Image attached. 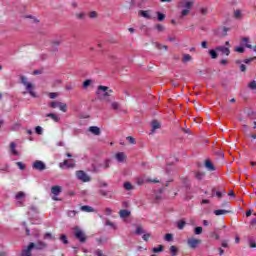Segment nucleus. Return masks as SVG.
Returning a JSON list of instances; mask_svg holds the SVG:
<instances>
[{
  "mask_svg": "<svg viewBox=\"0 0 256 256\" xmlns=\"http://www.w3.org/2000/svg\"><path fill=\"white\" fill-rule=\"evenodd\" d=\"M189 61H193V57L190 54H183L182 63H189Z\"/></svg>",
  "mask_w": 256,
  "mask_h": 256,
  "instance_id": "nucleus-23",
  "label": "nucleus"
},
{
  "mask_svg": "<svg viewBox=\"0 0 256 256\" xmlns=\"http://www.w3.org/2000/svg\"><path fill=\"white\" fill-rule=\"evenodd\" d=\"M105 225L108 226V227H111L114 230H117V224L111 222V220H106Z\"/></svg>",
  "mask_w": 256,
  "mask_h": 256,
  "instance_id": "nucleus-28",
  "label": "nucleus"
},
{
  "mask_svg": "<svg viewBox=\"0 0 256 256\" xmlns=\"http://www.w3.org/2000/svg\"><path fill=\"white\" fill-rule=\"evenodd\" d=\"M77 215V211L72 210L68 212V217H75Z\"/></svg>",
  "mask_w": 256,
  "mask_h": 256,
  "instance_id": "nucleus-57",
  "label": "nucleus"
},
{
  "mask_svg": "<svg viewBox=\"0 0 256 256\" xmlns=\"http://www.w3.org/2000/svg\"><path fill=\"white\" fill-rule=\"evenodd\" d=\"M16 165L21 171H25V164L23 162H17Z\"/></svg>",
  "mask_w": 256,
  "mask_h": 256,
  "instance_id": "nucleus-47",
  "label": "nucleus"
},
{
  "mask_svg": "<svg viewBox=\"0 0 256 256\" xmlns=\"http://www.w3.org/2000/svg\"><path fill=\"white\" fill-rule=\"evenodd\" d=\"M200 13H201V15H207V13H208L207 8H200Z\"/></svg>",
  "mask_w": 256,
  "mask_h": 256,
  "instance_id": "nucleus-59",
  "label": "nucleus"
},
{
  "mask_svg": "<svg viewBox=\"0 0 256 256\" xmlns=\"http://www.w3.org/2000/svg\"><path fill=\"white\" fill-rule=\"evenodd\" d=\"M50 99H57V97H59L58 93L52 92L49 94Z\"/></svg>",
  "mask_w": 256,
  "mask_h": 256,
  "instance_id": "nucleus-56",
  "label": "nucleus"
},
{
  "mask_svg": "<svg viewBox=\"0 0 256 256\" xmlns=\"http://www.w3.org/2000/svg\"><path fill=\"white\" fill-rule=\"evenodd\" d=\"M249 89L255 90L256 89V81L253 80L248 84Z\"/></svg>",
  "mask_w": 256,
  "mask_h": 256,
  "instance_id": "nucleus-43",
  "label": "nucleus"
},
{
  "mask_svg": "<svg viewBox=\"0 0 256 256\" xmlns=\"http://www.w3.org/2000/svg\"><path fill=\"white\" fill-rule=\"evenodd\" d=\"M138 15H140V17H144V19H155V16H153V11L151 10H140Z\"/></svg>",
  "mask_w": 256,
  "mask_h": 256,
  "instance_id": "nucleus-9",
  "label": "nucleus"
},
{
  "mask_svg": "<svg viewBox=\"0 0 256 256\" xmlns=\"http://www.w3.org/2000/svg\"><path fill=\"white\" fill-rule=\"evenodd\" d=\"M20 81L22 85H24L27 93H29V95H31L34 99L37 98V93H35V84L29 82L25 76H20Z\"/></svg>",
  "mask_w": 256,
  "mask_h": 256,
  "instance_id": "nucleus-2",
  "label": "nucleus"
},
{
  "mask_svg": "<svg viewBox=\"0 0 256 256\" xmlns=\"http://www.w3.org/2000/svg\"><path fill=\"white\" fill-rule=\"evenodd\" d=\"M76 177L83 183H89L91 181V176L87 175L83 170L76 171Z\"/></svg>",
  "mask_w": 256,
  "mask_h": 256,
  "instance_id": "nucleus-7",
  "label": "nucleus"
},
{
  "mask_svg": "<svg viewBox=\"0 0 256 256\" xmlns=\"http://www.w3.org/2000/svg\"><path fill=\"white\" fill-rule=\"evenodd\" d=\"M227 213H231V211L223 210V209H219V210L214 211V215H216V216L227 215Z\"/></svg>",
  "mask_w": 256,
  "mask_h": 256,
  "instance_id": "nucleus-24",
  "label": "nucleus"
},
{
  "mask_svg": "<svg viewBox=\"0 0 256 256\" xmlns=\"http://www.w3.org/2000/svg\"><path fill=\"white\" fill-rule=\"evenodd\" d=\"M164 239L165 241H173V234H166Z\"/></svg>",
  "mask_w": 256,
  "mask_h": 256,
  "instance_id": "nucleus-50",
  "label": "nucleus"
},
{
  "mask_svg": "<svg viewBox=\"0 0 256 256\" xmlns=\"http://www.w3.org/2000/svg\"><path fill=\"white\" fill-rule=\"evenodd\" d=\"M179 249L176 246H171L170 247V253L172 256H176L178 253Z\"/></svg>",
  "mask_w": 256,
  "mask_h": 256,
  "instance_id": "nucleus-31",
  "label": "nucleus"
},
{
  "mask_svg": "<svg viewBox=\"0 0 256 256\" xmlns=\"http://www.w3.org/2000/svg\"><path fill=\"white\" fill-rule=\"evenodd\" d=\"M49 107H51L52 109H60V111H62V113H67V104L60 102V101H52L49 104Z\"/></svg>",
  "mask_w": 256,
  "mask_h": 256,
  "instance_id": "nucleus-4",
  "label": "nucleus"
},
{
  "mask_svg": "<svg viewBox=\"0 0 256 256\" xmlns=\"http://www.w3.org/2000/svg\"><path fill=\"white\" fill-rule=\"evenodd\" d=\"M242 43H243L244 47H247L248 49H251V44H249V38L248 37L242 38Z\"/></svg>",
  "mask_w": 256,
  "mask_h": 256,
  "instance_id": "nucleus-27",
  "label": "nucleus"
},
{
  "mask_svg": "<svg viewBox=\"0 0 256 256\" xmlns=\"http://www.w3.org/2000/svg\"><path fill=\"white\" fill-rule=\"evenodd\" d=\"M126 139L130 143V145H135V138H133L132 136H128Z\"/></svg>",
  "mask_w": 256,
  "mask_h": 256,
  "instance_id": "nucleus-45",
  "label": "nucleus"
},
{
  "mask_svg": "<svg viewBox=\"0 0 256 256\" xmlns=\"http://www.w3.org/2000/svg\"><path fill=\"white\" fill-rule=\"evenodd\" d=\"M60 169H65V167H67V169H73V167H75V161L73 162H69V160H64L63 163L59 164Z\"/></svg>",
  "mask_w": 256,
  "mask_h": 256,
  "instance_id": "nucleus-11",
  "label": "nucleus"
},
{
  "mask_svg": "<svg viewBox=\"0 0 256 256\" xmlns=\"http://www.w3.org/2000/svg\"><path fill=\"white\" fill-rule=\"evenodd\" d=\"M153 253H161L163 251V245H159L157 248L152 249Z\"/></svg>",
  "mask_w": 256,
  "mask_h": 256,
  "instance_id": "nucleus-40",
  "label": "nucleus"
},
{
  "mask_svg": "<svg viewBox=\"0 0 256 256\" xmlns=\"http://www.w3.org/2000/svg\"><path fill=\"white\" fill-rule=\"evenodd\" d=\"M10 153L12 155H16L17 157H19V151H17V144H15V142H11L10 143Z\"/></svg>",
  "mask_w": 256,
  "mask_h": 256,
  "instance_id": "nucleus-16",
  "label": "nucleus"
},
{
  "mask_svg": "<svg viewBox=\"0 0 256 256\" xmlns=\"http://www.w3.org/2000/svg\"><path fill=\"white\" fill-rule=\"evenodd\" d=\"M196 179H198L199 181H201V179H203L205 177V173L203 172H197L195 175Z\"/></svg>",
  "mask_w": 256,
  "mask_h": 256,
  "instance_id": "nucleus-38",
  "label": "nucleus"
},
{
  "mask_svg": "<svg viewBox=\"0 0 256 256\" xmlns=\"http://www.w3.org/2000/svg\"><path fill=\"white\" fill-rule=\"evenodd\" d=\"M34 247H36V249H45L47 244L45 242H38L36 245L34 244Z\"/></svg>",
  "mask_w": 256,
  "mask_h": 256,
  "instance_id": "nucleus-29",
  "label": "nucleus"
},
{
  "mask_svg": "<svg viewBox=\"0 0 256 256\" xmlns=\"http://www.w3.org/2000/svg\"><path fill=\"white\" fill-rule=\"evenodd\" d=\"M74 230V235L76 239L80 241V243H85L87 241V237L85 236V232L79 228V226H76L73 228Z\"/></svg>",
  "mask_w": 256,
  "mask_h": 256,
  "instance_id": "nucleus-3",
  "label": "nucleus"
},
{
  "mask_svg": "<svg viewBox=\"0 0 256 256\" xmlns=\"http://www.w3.org/2000/svg\"><path fill=\"white\" fill-rule=\"evenodd\" d=\"M62 191L61 186H52L51 188V193L54 194L55 196L59 195Z\"/></svg>",
  "mask_w": 256,
  "mask_h": 256,
  "instance_id": "nucleus-19",
  "label": "nucleus"
},
{
  "mask_svg": "<svg viewBox=\"0 0 256 256\" xmlns=\"http://www.w3.org/2000/svg\"><path fill=\"white\" fill-rule=\"evenodd\" d=\"M201 243H203V241H201V239H197L195 237H190L187 240V245H188V247H190V249H197L199 247V245H201Z\"/></svg>",
  "mask_w": 256,
  "mask_h": 256,
  "instance_id": "nucleus-6",
  "label": "nucleus"
},
{
  "mask_svg": "<svg viewBox=\"0 0 256 256\" xmlns=\"http://www.w3.org/2000/svg\"><path fill=\"white\" fill-rule=\"evenodd\" d=\"M94 254H96L97 256H105V254L103 253V250H101V249L95 250Z\"/></svg>",
  "mask_w": 256,
  "mask_h": 256,
  "instance_id": "nucleus-49",
  "label": "nucleus"
},
{
  "mask_svg": "<svg viewBox=\"0 0 256 256\" xmlns=\"http://www.w3.org/2000/svg\"><path fill=\"white\" fill-rule=\"evenodd\" d=\"M185 225H187V222H185V220H180V221H178V223H177V227H178V229H180V230L184 229V228H185Z\"/></svg>",
  "mask_w": 256,
  "mask_h": 256,
  "instance_id": "nucleus-30",
  "label": "nucleus"
},
{
  "mask_svg": "<svg viewBox=\"0 0 256 256\" xmlns=\"http://www.w3.org/2000/svg\"><path fill=\"white\" fill-rule=\"evenodd\" d=\"M88 131L90 133H92V135H96V136H99L101 135V128L100 127H97V126H90L88 128Z\"/></svg>",
  "mask_w": 256,
  "mask_h": 256,
  "instance_id": "nucleus-13",
  "label": "nucleus"
},
{
  "mask_svg": "<svg viewBox=\"0 0 256 256\" xmlns=\"http://www.w3.org/2000/svg\"><path fill=\"white\" fill-rule=\"evenodd\" d=\"M143 241H149V239H151V233H145L142 236Z\"/></svg>",
  "mask_w": 256,
  "mask_h": 256,
  "instance_id": "nucleus-41",
  "label": "nucleus"
},
{
  "mask_svg": "<svg viewBox=\"0 0 256 256\" xmlns=\"http://www.w3.org/2000/svg\"><path fill=\"white\" fill-rule=\"evenodd\" d=\"M205 167L208 171H215V166H213L211 160H205Z\"/></svg>",
  "mask_w": 256,
  "mask_h": 256,
  "instance_id": "nucleus-20",
  "label": "nucleus"
},
{
  "mask_svg": "<svg viewBox=\"0 0 256 256\" xmlns=\"http://www.w3.org/2000/svg\"><path fill=\"white\" fill-rule=\"evenodd\" d=\"M193 5H195V1L193 0L185 1L184 9L182 10L180 17H187V15L191 12V9L193 8Z\"/></svg>",
  "mask_w": 256,
  "mask_h": 256,
  "instance_id": "nucleus-5",
  "label": "nucleus"
},
{
  "mask_svg": "<svg viewBox=\"0 0 256 256\" xmlns=\"http://www.w3.org/2000/svg\"><path fill=\"white\" fill-rule=\"evenodd\" d=\"M91 83H93V80H90V79L85 80V81L83 82V88H84V89H87V87H89V86L91 85Z\"/></svg>",
  "mask_w": 256,
  "mask_h": 256,
  "instance_id": "nucleus-36",
  "label": "nucleus"
},
{
  "mask_svg": "<svg viewBox=\"0 0 256 256\" xmlns=\"http://www.w3.org/2000/svg\"><path fill=\"white\" fill-rule=\"evenodd\" d=\"M99 193H100V195H102L103 197H107V195H108V192L105 191V190H100Z\"/></svg>",
  "mask_w": 256,
  "mask_h": 256,
  "instance_id": "nucleus-62",
  "label": "nucleus"
},
{
  "mask_svg": "<svg viewBox=\"0 0 256 256\" xmlns=\"http://www.w3.org/2000/svg\"><path fill=\"white\" fill-rule=\"evenodd\" d=\"M60 241H62V243H64V245L69 244V240L67 239V235H65V234H62L60 236Z\"/></svg>",
  "mask_w": 256,
  "mask_h": 256,
  "instance_id": "nucleus-33",
  "label": "nucleus"
},
{
  "mask_svg": "<svg viewBox=\"0 0 256 256\" xmlns=\"http://www.w3.org/2000/svg\"><path fill=\"white\" fill-rule=\"evenodd\" d=\"M46 117H49L50 119H52V121H54L55 123H59V121H61V118H59L57 116V114L55 113H48L46 114Z\"/></svg>",
  "mask_w": 256,
  "mask_h": 256,
  "instance_id": "nucleus-18",
  "label": "nucleus"
},
{
  "mask_svg": "<svg viewBox=\"0 0 256 256\" xmlns=\"http://www.w3.org/2000/svg\"><path fill=\"white\" fill-rule=\"evenodd\" d=\"M234 51H236V53H245V48H243V46H238L234 48Z\"/></svg>",
  "mask_w": 256,
  "mask_h": 256,
  "instance_id": "nucleus-39",
  "label": "nucleus"
},
{
  "mask_svg": "<svg viewBox=\"0 0 256 256\" xmlns=\"http://www.w3.org/2000/svg\"><path fill=\"white\" fill-rule=\"evenodd\" d=\"M23 197H25V192H18L16 194V199H23Z\"/></svg>",
  "mask_w": 256,
  "mask_h": 256,
  "instance_id": "nucleus-52",
  "label": "nucleus"
},
{
  "mask_svg": "<svg viewBox=\"0 0 256 256\" xmlns=\"http://www.w3.org/2000/svg\"><path fill=\"white\" fill-rule=\"evenodd\" d=\"M110 106L111 109H113L114 111H119V109L121 108V104H119V102L113 101L111 100L110 102Z\"/></svg>",
  "mask_w": 256,
  "mask_h": 256,
  "instance_id": "nucleus-21",
  "label": "nucleus"
},
{
  "mask_svg": "<svg viewBox=\"0 0 256 256\" xmlns=\"http://www.w3.org/2000/svg\"><path fill=\"white\" fill-rule=\"evenodd\" d=\"M233 17L234 19H237V20L243 19V11L239 9L234 10Z\"/></svg>",
  "mask_w": 256,
  "mask_h": 256,
  "instance_id": "nucleus-17",
  "label": "nucleus"
},
{
  "mask_svg": "<svg viewBox=\"0 0 256 256\" xmlns=\"http://www.w3.org/2000/svg\"><path fill=\"white\" fill-rule=\"evenodd\" d=\"M44 239L53 240V239H55V237H53V234L47 232L44 234Z\"/></svg>",
  "mask_w": 256,
  "mask_h": 256,
  "instance_id": "nucleus-42",
  "label": "nucleus"
},
{
  "mask_svg": "<svg viewBox=\"0 0 256 256\" xmlns=\"http://www.w3.org/2000/svg\"><path fill=\"white\" fill-rule=\"evenodd\" d=\"M105 213L106 215H111V213H113V210H111V208H106Z\"/></svg>",
  "mask_w": 256,
  "mask_h": 256,
  "instance_id": "nucleus-63",
  "label": "nucleus"
},
{
  "mask_svg": "<svg viewBox=\"0 0 256 256\" xmlns=\"http://www.w3.org/2000/svg\"><path fill=\"white\" fill-rule=\"evenodd\" d=\"M75 15H76L77 19H85V13H83V12L76 13Z\"/></svg>",
  "mask_w": 256,
  "mask_h": 256,
  "instance_id": "nucleus-55",
  "label": "nucleus"
},
{
  "mask_svg": "<svg viewBox=\"0 0 256 256\" xmlns=\"http://www.w3.org/2000/svg\"><path fill=\"white\" fill-rule=\"evenodd\" d=\"M223 195H226L225 190H223L222 192L221 191L216 192V197H218V199H221Z\"/></svg>",
  "mask_w": 256,
  "mask_h": 256,
  "instance_id": "nucleus-46",
  "label": "nucleus"
},
{
  "mask_svg": "<svg viewBox=\"0 0 256 256\" xmlns=\"http://www.w3.org/2000/svg\"><path fill=\"white\" fill-rule=\"evenodd\" d=\"M115 159L118 161V163H125L127 155H125L124 152H118L115 154Z\"/></svg>",
  "mask_w": 256,
  "mask_h": 256,
  "instance_id": "nucleus-12",
  "label": "nucleus"
},
{
  "mask_svg": "<svg viewBox=\"0 0 256 256\" xmlns=\"http://www.w3.org/2000/svg\"><path fill=\"white\" fill-rule=\"evenodd\" d=\"M32 167H33V169H36V171H45V169H47V166L41 160H36L32 164Z\"/></svg>",
  "mask_w": 256,
  "mask_h": 256,
  "instance_id": "nucleus-8",
  "label": "nucleus"
},
{
  "mask_svg": "<svg viewBox=\"0 0 256 256\" xmlns=\"http://www.w3.org/2000/svg\"><path fill=\"white\" fill-rule=\"evenodd\" d=\"M66 91H73L74 86L72 84H68L65 86Z\"/></svg>",
  "mask_w": 256,
  "mask_h": 256,
  "instance_id": "nucleus-58",
  "label": "nucleus"
},
{
  "mask_svg": "<svg viewBox=\"0 0 256 256\" xmlns=\"http://www.w3.org/2000/svg\"><path fill=\"white\" fill-rule=\"evenodd\" d=\"M209 55H210L211 59H217V57H218L217 51H215V50H209Z\"/></svg>",
  "mask_w": 256,
  "mask_h": 256,
  "instance_id": "nucleus-35",
  "label": "nucleus"
},
{
  "mask_svg": "<svg viewBox=\"0 0 256 256\" xmlns=\"http://www.w3.org/2000/svg\"><path fill=\"white\" fill-rule=\"evenodd\" d=\"M146 183H159V180H157V178L155 179L147 178Z\"/></svg>",
  "mask_w": 256,
  "mask_h": 256,
  "instance_id": "nucleus-53",
  "label": "nucleus"
},
{
  "mask_svg": "<svg viewBox=\"0 0 256 256\" xmlns=\"http://www.w3.org/2000/svg\"><path fill=\"white\" fill-rule=\"evenodd\" d=\"M256 57L248 58L244 60V63L249 64L251 61H255Z\"/></svg>",
  "mask_w": 256,
  "mask_h": 256,
  "instance_id": "nucleus-60",
  "label": "nucleus"
},
{
  "mask_svg": "<svg viewBox=\"0 0 256 256\" xmlns=\"http://www.w3.org/2000/svg\"><path fill=\"white\" fill-rule=\"evenodd\" d=\"M151 133H155V131H157V129H161V122L157 121V120H153L151 122Z\"/></svg>",
  "mask_w": 256,
  "mask_h": 256,
  "instance_id": "nucleus-14",
  "label": "nucleus"
},
{
  "mask_svg": "<svg viewBox=\"0 0 256 256\" xmlns=\"http://www.w3.org/2000/svg\"><path fill=\"white\" fill-rule=\"evenodd\" d=\"M123 187L126 191H133V184L131 182H125Z\"/></svg>",
  "mask_w": 256,
  "mask_h": 256,
  "instance_id": "nucleus-26",
  "label": "nucleus"
},
{
  "mask_svg": "<svg viewBox=\"0 0 256 256\" xmlns=\"http://www.w3.org/2000/svg\"><path fill=\"white\" fill-rule=\"evenodd\" d=\"M35 132L38 134V135H42L43 134V128L41 126H37L35 128Z\"/></svg>",
  "mask_w": 256,
  "mask_h": 256,
  "instance_id": "nucleus-48",
  "label": "nucleus"
},
{
  "mask_svg": "<svg viewBox=\"0 0 256 256\" xmlns=\"http://www.w3.org/2000/svg\"><path fill=\"white\" fill-rule=\"evenodd\" d=\"M216 51H220L223 55L229 56L231 53V50L225 46H218L216 47Z\"/></svg>",
  "mask_w": 256,
  "mask_h": 256,
  "instance_id": "nucleus-15",
  "label": "nucleus"
},
{
  "mask_svg": "<svg viewBox=\"0 0 256 256\" xmlns=\"http://www.w3.org/2000/svg\"><path fill=\"white\" fill-rule=\"evenodd\" d=\"M35 248V243H30L26 248L22 250V256H32L31 251Z\"/></svg>",
  "mask_w": 256,
  "mask_h": 256,
  "instance_id": "nucleus-10",
  "label": "nucleus"
},
{
  "mask_svg": "<svg viewBox=\"0 0 256 256\" xmlns=\"http://www.w3.org/2000/svg\"><path fill=\"white\" fill-rule=\"evenodd\" d=\"M109 163H111L110 160H105L102 164V167H104V169H109Z\"/></svg>",
  "mask_w": 256,
  "mask_h": 256,
  "instance_id": "nucleus-51",
  "label": "nucleus"
},
{
  "mask_svg": "<svg viewBox=\"0 0 256 256\" xmlns=\"http://www.w3.org/2000/svg\"><path fill=\"white\" fill-rule=\"evenodd\" d=\"M201 47H202V49H207V41H203L202 43H201Z\"/></svg>",
  "mask_w": 256,
  "mask_h": 256,
  "instance_id": "nucleus-64",
  "label": "nucleus"
},
{
  "mask_svg": "<svg viewBox=\"0 0 256 256\" xmlns=\"http://www.w3.org/2000/svg\"><path fill=\"white\" fill-rule=\"evenodd\" d=\"M96 95L100 101H105V103H111V95H113V90L108 86L100 85L96 90Z\"/></svg>",
  "mask_w": 256,
  "mask_h": 256,
  "instance_id": "nucleus-1",
  "label": "nucleus"
},
{
  "mask_svg": "<svg viewBox=\"0 0 256 256\" xmlns=\"http://www.w3.org/2000/svg\"><path fill=\"white\" fill-rule=\"evenodd\" d=\"M119 215L122 219H125L131 215V211L129 210H120Z\"/></svg>",
  "mask_w": 256,
  "mask_h": 256,
  "instance_id": "nucleus-22",
  "label": "nucleus"
},
{
  "mask_svg": "<svg viewBox=\"0 0 256 256\" xmlns=\"http://www.w3.org/2000/svg\"><path fill=\"white\" fill-rule=\"evenodd\" d=\"M155 29H156L157 31H159V33H161V32H163V31H165V26H164V25H161V24H156V25H155Z\"/></svg>",
  "mask_w": 256,
  "mask_h": 256,
  "instance_id": "nucleus-34",
  "label": "nucleus"
},
{
  "mask_svg": "<svg viewBox=\"0 0 256 256\" xmlns=\"http://www.w3.org/2000/svg\"><path fill=\"white\" fill-rule=\"evenodd\" d=\"M158 15V21H164L165 20V14L161 12H156Z\"/></svg>",
  "mask_w": 256,
  "mask_h": 256,
  "instance_id": "nucleus-44",
  "label": "nucleus"
},
{
  "mask_svg": "<svg viewBox=\"0 0 256 256\" xmlns=\"http://www.w3.org/2000/svg\"><path fill=\"white\" fill-rule=\"evenodd\" d=\"M194 233L195 235H201V233H203V227L201 226L196 227L194 230Z\"/></svg>",
  "mask_w": 256,
  "mask_h": 256,
  "instance_id": "nucleus-37",
  "label": "nucleus"
},
{
  "mask_svg": "<svg viewBox=\"0 0 256 256\" xmlns=\"http://www.w3.org/2000/svg\"><path fill=\"white\" fill-rule=\"evenodd\" d=\"M89 17L90 19H97V12L96 11L90 12Z\"/></svg>",
  "mask_w": 256,
  "mask_h": 256,
  "instance_id": "nucleus-54",
  "label": "nucleus"
},
{
  "mask_svg": "<svg viewBox=\"0 0 256 256\" xmlns=\"http://www.w3.org/2000/svg\"><path fill=\"white\" fill-rule=\"evenodd\" d=\"M157 47H158V49H160V50L164 49L165 51H167V49H168L167 45L158 44Z\"/></svg>",
  "mask_w": 256,
  "mask_h": 256,
  "instance_id": "nucleus-61",
  "label": "nucleus"
},
{
  "mask_svg": "<svg viewBox=\"0 0 256 256\" xmlns=\"http://www.w3.org/2000/svg\"><path fill=\"white\" fill-rule=\"evenodd\" d=\"M135 233L136 235H143L145 234V230H143V227L137 226Z\"/></svg>",
  "mask_w": 256,
  "mask_h": 256,
  "instance_id": "nucleus-32",
  "label": "nucleus"
},
{
  "mask_svg": "<svg viewBox=\"0 0 256 256\" xmlns=\"http://www.w3.org/2000/svg\"><path fill=\"white\" fill-rule=\"evenodd\" d=\"M81 211H84L85 213H93L94 209L91 206H81Z\"/></svg>",
  "mask_w": 256,
  "mask_h": 256,
  "instance_id": "nucleus-25",
  "label": "nucleus"
}]
</instances>
